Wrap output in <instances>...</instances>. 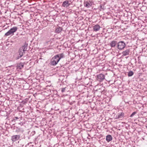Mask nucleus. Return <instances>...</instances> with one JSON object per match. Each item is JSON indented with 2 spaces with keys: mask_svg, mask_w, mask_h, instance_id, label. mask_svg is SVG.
<instances>
[{
  "mask_svg": "<svg viewBox=\"0 0 147 147\" xmlns=\"http://www.w3.org/2000/svg\"><path fill=\"white\" fill-rule=\"evenodd\" d=\"M20 136L19 135H16L13 136H12L11 140L13 142H15L19 140L20 138Z\"/></svg>",
  "mask_w": 147,
  "mask_h": 147,
  "instance_id": "obj_6",
  "label": "nucleus"
},
{
  "mask_svg": "<svg viewBox=\"0 0 147 147\" xmlns=\"http://www.w3.org/2000/svg\"><path fill=\"white\" fill-rule=\"evenodd\" d=\"M62 30V29L61 27H58L55 30V32L57 33H60Z\"/></svg>",
  "mask_w": 147,
  "mask_h": 147,
  "instance_id": "obj_16",
  "label": "nucleus"
},
{
  "mask_svg": "<svg viewBox=\"0 0 147 147\" xmlns=\"http://www.w3.org/2000/svg\"><path fill=\"white\" fill-rule=\"evenodd\" d=\"M129 49H127L125 51H123L122 53L123 55V56H126L129 54Z\"/></svg>",
  "mask_w": 147,
  "mask_h": 147,
  "instance_id": "obj_10",
  "label": "nucleus"
},
{
  "mask_svg": "<svg viewBox=\"0 0 147 147\" xmlns=\"http://www.w3.org/2000/svg\"><path fill=\"white\" fill-rule=\"evenodd\" d=\"M17 29L18 28L17 27L14 26L12 28H11L10 29V30L14 34V33L17 30Z\"/></svg>",
  "mask_w": 147,
  "mask_h": 147,
  "instance_id": "obj_12",
  "label": "nucleus"
},
{
  "mask_svg": "<svg viewBox=\"0 0 147 147\" xmlns=\"http://www.w3.org/2000/svg\"><path fill=\"white\" fill-rule=\"evenodd\" d=\"M133 72L132 71H130L128 73V76H131L133 75Z\"/></svg>",
  "mask_w": 147,
  "mask_h": 147,
  "instance_id": "obj_18",
  "label": "nucleus"
},
{
  "mask_svg": "<svg viewBox=\"0 0 147 147\" xmlns=\"http://www.w3.org/2000/svg\"><path fill=\"white\" fill-rule=\"evenodd\" d=\"M70 5L69 1H64L62 4V6L64 7H67Z\"/></svg>",
  "mask_w": 147,
  "mask_h": 147,
  "instance_id": "obj_9",
  "label": "nucleus"
},
{
  "mask_svg": "<svg viewBox=\"0 0 147 147\" xmlns=\"http://www.w3.org/2000/svg\"><path fill=\"white\" fill-rule=\"evenodd\" d=\"M58 55V57L59 58H60V59L61 58H63V56H64V55H63V53L60 54H59L57 55Z\"/></svg>",
  "mask_w": 147,
  "mask_h": 147,
  "instance_id": "obj_17",
  "label": "nucleus"
},
{
  "mask_svg": "<svg viewBox=\"0 0 147 147\" xmlns=\"http://www.w3.org/2000/svg\"><path fill=\"white\" fill-rule=\"evenodd\" d=\"M13 34H14L10 30L8 32H7L5 34V35L6 36H8L10 35H12Z\"/></svg>",
  "mask_w": 147,
  "mask_h": 147,
  "instance_id": "obj_11",
  "label": "nucleus"
},
{
  "mask_svg": "<svg viewBox=\"0 0 147 147\" xmlns=\"http://www.w3.org/2000/svg\"><path fill=\"white\" fill-rule=\"evenodd\" d=\"M146 127L147 128V125H146Z\"/></svg>",
  "mask_w": 147,
  "mask_h": 147,
  "instance_id": "obj_22",
  "label": "nucleus"
},
{
  "mask_svg": "<svg viewBox=\"0 0 147 147\" xmlns=\"http://www.w3.org/2000/svg\"><path fill=\"white\" fill-rule=\"evenodd\" d=\"M106 139L108 142H109L112 140V138L111 136L109 135L107 136Z\"/></svg>",
  "mask_w": 147,
  "mask_h": 147,
  "instance_id": "obj_14",
  "label": "nucleus"
},
{
  "mask_svg": "<svg viewBox=\"0 0 147 147\" xmlns=\"http://www.w3.org/2000/svg\"><path fill=\"white\" fill-rule=\"evenodd\" d=\"M24 67V65L22 63H20L17 66V69H21L22 68Z\"/></svg>",
  "mask_w": 147,
  "mask_h": 147,
  "instance_id": "obj_15",
  "label": "nucleus"
},
{
  "mask_svg": "<svg viewBox=\"0 0 147 147\" xmlns=\"http://www.w3.org/2000/svg\"><path fill=\"white\" fill-rule=\"evenodd\" d=\"M136 113V112H134L130 116V117H132L133 116H134L135 114Z\"/></svg>",
  "mask_w": 147,
  "mask_h": 147,
  "instance_id": "obj_19",
  "label": "nucleus"
},
{
  "mask_svg": "<svg viewBox=\"0 0 147 147\" xmlns=\"http://www.w3.org/2000/svg\"><path fill=\"white\" fill-rule=\"evenodd\" d=\"M125 44L124 42L121 41L118 43L117 47L119 50H122L125 48Z\"/></svg>",
  "mask_w": 147,
  "mask_h": 147,
  "instance_id": "obj_3",
  "label": "nucleus"
},
{
  "mask_svg": "<svg viewBox=\"0 0 147 147\" xmlns=\"http://www.w3.org/2000/svg\"><path fill=\"white\" fill-rule=\"evenodd\" d=\"M92 5V2L90 1H88L84 3V6L85 7L89 8Z\"/></svg>",
  "mask_w": 147,
  "mask_h": 147,
  "instance_id": "obj_7",
  "label": "nucleus"
},
{
  "mask_svg": "<svg viewBox=\"0 0 147 147\" xmlns=\"http://www.w3.org/2000/svg\"><path fill=\"white\" fill-rule=\"evenodd\" d=\"M27 47L26 46H23L20 47L19 51V55L18 58H21L25 53V51H26Z\"/></svg>",
  "mask_w": 147,
  "mask_h": 147,
  "instance_id": "obj_2",
  "label": "nucleus"
},
{
  "mask_svg": "<svg viewBox=\"0 0 147 147\" xmlns=\"http://www.w3.org/2000/svg\"><path fill=\"white\" fill-rule=\"evenodd\" d=\"M65 88H62V89H61V91L62 92H63L65 91Z\"/></svg>",
  "mask_w": 147,
  "mask_h": 147,
  "instance_id": "obj_20",
  "label": "nucleus"
},
{
  "mask_svg": "<svg viewBox=\"0 0 147 147\" xmlns=\"http://www.w3.org/2000/svg\"><path fill=\"white\" fill-rule=\"evenodd\" d=\"M60 60V58L58 57V55H55L51 60L50 64L51 65L55 66L56 65Z\"/></svg>",
  "mask_w": 147,
  "mask_h": 147,
  "instance_id": "obj_1",
  "label": "nucleus"
},
{
  "mask_svg": "<svg viewBox=\"0 0 147 147\" xmlns=\"http://www.w3.org/2000/svg\"><path fill=\"white\" fill-rule=\"evenodd\" d=\"M117 42L115 41H112L110 43V46L111 47H115L117 44Z\"/></svg>",
  "mask_w": 147,
  "mask_h": 147,
  "instance_id": "obj_13",
  "label": "nucleus"
},
{
  "mask_svg": "<svg viewBox=\"0 0 147 147\" xmlns=\"http://www.w3.org/2000/svg\"><path fill=\"white\" fill-rule=\"evenodd\" d=\"M101 27L98 24H96L92 27L93 31L94 32H97L99 31Z\"/></svg>",
  "mask_w": 147,
  "mask_h": 147,
  "instance_id": "obj_5",
  "label": "nucleus"
},
{
  "mask_svg": "<svg viewBox=\"0 0 147 147\" xmlns=\"http://www.w3.org/2000/svg\"><path fill=\"white\" fill-rule=\"evenodd\" d=\"M97 77L98 80L100 81H102L105 79V76L102 74L98 75Z\"/></svg>",
  "mask_w": 147,
  "mask_h": 147,
  "instance_id": "obj_8",
  "label": "nucleus"
},
{
  "mask_svg": "<svg viewBox=\"0 0 147 147\" xmlns=\"http://www.w3.org/2000/svg\"><path fill=\"white\" fill-rule=\"evenodd\" d=\"M124 115V113L123 112L120 113L114 116L115 119L122 118Z\"/></svg>",
  "mask_w": 147,
  "mask_h": 147,
  "instance_id": "obj_4",
  "label": "nucleus"
},
{
  "mask_svg": "<svg viewBox=\"0 0 147 147\" xmlns=\"http://www.w3.org/2000/svg\"><path fill=\"white\" fill-rule=\"evenodd\" d=\"M22 103L23 104H25L26 103V101H22Z\"/></svg>",
  "mask_w": 147,
  "mask_h": 147,
  "instance_id": "obj_21",
  "label": "nucleus"
}]
</instances>
